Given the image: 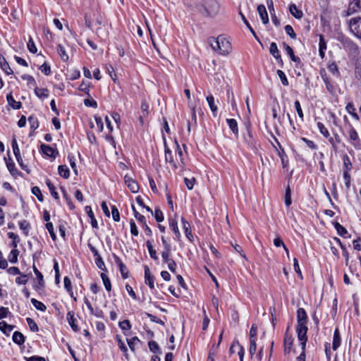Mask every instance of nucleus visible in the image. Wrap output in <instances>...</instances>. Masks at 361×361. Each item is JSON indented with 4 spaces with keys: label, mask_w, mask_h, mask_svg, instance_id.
Masks as SVG:
<instances>
[{
    "label": "nucleus",
    "mask_w": 361,
    "mask_h": 361,
    "mask_svg": "<svg viewBox=\"0 0 361 361\" xmlns=\"http://www.w3.org/2000/svg\"><path fill=\"white\" fill-rule=\"evenodd\" d=\"M283 45L287 54L290 56L291 60L295 62H299L300 58L295 56L293 49L288 44H283Z\"/></svg>",
    "instance_id": "c9c22d12"
},
{
    "label": "nucleus",
    "mask_w": 361,
    "mask_h": 361,
    "mask_svg": "<svg viewBox=\"0 0 361 361\" xmlns=\"http://www.w3.org/2000/svg\"><path fill=\"white\" fill-rule=\"evenodd\" d=\"M21 78L23 80H26L27 81V85H30V87L31 86H33V87L36 86V81H35V78L32 75L25 74V75H23L21 76Z\"/></svg>",
    "instance_id": "3c124183"
},
{
    "label": "nucleus",
    "mask_w": 361,
    "mask_h": 361,
    "mask_svg": "<svg viewBox=\"0 0 361 361\" xmlns=\"http://www.w3.org/2000/svg\"><path fill=\"white\" fill-rule=\"evenodd\" d=\"M357 10L358 9H357L355 7V6H353V4H351V3H350L348 9L346 11H344L342 13V16L343 17H348V16L354 14L355 13H356L357 11Z\"/></svg>",
    "instance_id": "a18cd8bd"
},
{
    "label": "nucleus",
    "mask_w": 361,
    "mask_h": 361,
    "mask_svg": "<svg viewBox=\"0 0 361 361\" xmlns=\"http://www.w3.org/2000/svg\"><path fill=\"white\" fill-rule=\"evenodd\" d=\"M257 12L262 19V23L264 24H267L269 23V17L266 7L262 4L259 5L257 6Z\"/></svg>",
    "instance_id": "ddd939ff"
},
{
    "label": "nucleus",
    "mask_w": 361,
    "mask_h": 361,
    "mask_svg": "<svg viewBox=\"0 0 361 361\" xmlns=\"http://www.w3.org/2000/svg\"><path fill=\"white\" fill-rule=\"evenodd\" d=\"M57 52L63 61H67L69 59L64 47L61 44L57 45Z\"/></svg>",
    "instance_id": "4c0bfd02"
},
{
    "label": "nucleus",
    "mask_w": 361,
    "mask_h": 361,
    "mask_svg": "<svg viewBox=\"0 0 361 361\" xmlns=\"http://www.w3.org/2000/svg\"><path fill=\"white\" fill-rule=\"evenodd\" d=\"M28 281V276L27 274H22L20 276L16 279V283L18 285H25Z\"/></svg>",
    "instance_id": "338daca9"
},
{
    "label": "nucleus",
    "mask_w": 361,
    "mask_h": 361,
    "mask_svg": "<svg viewBox=\"0 0 361 361\" xmlns=\"http://www.w3.org/2000/svg\"><path fill=\"white\" fill-rule=\"evenodd\" d=\"M19 255V251L17 249H13L11 251L8 255V260L11 263H16L18 262V257Z\"/></svg>",
    "instance_id": "de8ad7c7"
},
{
    "label": "nucleus",
    "mask_w": 361,
    "mask_h": 361,
    "mask_svg": "<svg viewBox=\"0 0 361 361\" xmlns=\"http://www.w3.org/2000/svg\"><path fill=\"white\" fill-rule=\"evenodd\" d=\"M293 338L291 336L288 335L287 333H286L284 336V348H285V353H289L290 350L293 345Z\"/></svg>",
    "instance_id": "b1692460"
},
{
    "label": "nucleus",
    "mask_w": 361,
    "mask_h": 361,
    "mask_svg": "<svg viewBox=\"0 0 361 361\" xmlns=\"http://www.w3.org/2000/svg\"><path fill=\"white\" fill-rule=\"evenodd\" d=\"M12 340L15 343L20 345L25 343V336L21 332L15 331L13 334Z\"/></svg>",
    "instance_id": "393cba45"
},
{
    "label": "nucleus",
    "mask_w": 361,
    "mask_h": 361,
    "mask_svg": "<svg viewBox=\"0 0 361 361\" xmlns=\"http://www.w3.org/2000/svg\"><path fill=\"white\" fill-rule=\"evenodd\" d=\"M289 11L290 13L297 19H300L303 16V13L301 10H299L296 5L292 4L289 6Z\"/></svg>",
    "instance_id": "bb28decb"
},
{
    "label": "nucleus",
    "mask_w": 361,
    "mask_h": 361,
    "mask_svg": "<svg viewBox=\"0 0 361 361\" xmlns=\"http://www.w3.org/2000/svg\"><path fill=\"white\" fill-rule=\"evenodd\" d=\"M20 228L23 231L25 235H28L29 231L31 228L30 224L26 220H23L19 222Z\"/></svg>",
    "instance_id": "e433bc0d"
},
{
    "label": "nucleus",
    "mask_w": 361,
    "mask_h": 361,
    "mask_svg": "<svg viewBox=\"0 0 361 361\" xmlns=\"http://www.w3.org/2000/svg\"><path fill=\"white\" fill-rule=\"evenodd\" d=\"M209 43L214 51H218L222 55L229 54L231 50V43L222 36H219L217 38L210 37Z\"/></svg>",
    "instance_id": "f257e3e1"
},
{
    "label": "nucleus",
    "mask_w": 361,
    "mask_h": 361,
    "mask_svg": "<svg viewBox=\"0 0 361 361\" xmlns=\"http://www.w3.org/2000/svg\"><path fill=\"white\" fill-rule=\"evenodd\" d=\"M284 201H285V204L287 207H288L292 203L291 190H290L289 185H288L287 188H286Z\"/></svg>",
    "instance_id": "79ce46f5"
},
{
    "label": "nucleus",
    "mask_w": 361,
    "mask_h": 361,
    "mask_svg": "<svg viewBox=\"0 0 361 361\" xmlns=\"http://www.w3.org/2000/svg\"><path fill=\"white\" fill-rule=\"evenodd\" d=\"M349 32L356 38L361 39V16L352 17L346 20Z\"/></svg>",
    "instance_id": "7ed1b4c3"
},
{
    "label": "nucleus",
    "mask_w": 361,
    "mask_h": 361,
    "mask_svg": "<svg viewBox=\"0 0 361 361\" xmlns=\"http://www.w3.org/2000/svg\"><path fill=\"white\" fill-rule=\"evenodd\" d=\"M146 245L151 258L153 259L154 260H157L158 256L157 255V251L153 248L152 243L149 240H147L146 243Z\"/></svg>",
    "instance_id": "ea45409f"
},
{
    "label": "nucleus",
    "mask_w": 361,
    "mask_h": 361,
    "mask_svg": "<svg viewBox=\"0 0 361 361\" xmlns=\"http://www.w3.org/2000/svg\"><path fill=\"white\" fill-rule=\"evenodd\" d=\"M207 101L208 103V105L212 112V114L214 116H216L217 115L218 111V107L214 104V97L210 94L207 97Z\"/></svg>",
    "instance_id": "6ab92c4d"
},
{
    "label": "nucleus",
    "mask_w": 361,
    "mask_h": 361,
    "mask_svg": "<svg viewBox=\"0 0 361 361\" xmlns=\"http://www.w3.org/2000/svg\"><path fill=\"white\" fill-rule=\"evenodd\" d=\"M33 271L35 274L36 275L37 279V283L35 286V288H42L44 286V281L42 274L37 269V268L34 264L32 266Z\"/></svg>",
    "instance_id": "dca6fc26"
},
{
    "label": "nucleus",
    "mask_w": 361,
    "mask_h": 361,
    "mask_svg": "<svg viewBox=\"0 0 361 361\" xmlns=\"http://www.w3.org/2000/svg\"><path fill=\"white\" fill-rule=\"evenodd\" d=\"M85 211L86 212V214H87V216L90 218L91 219V224H92V226L93 228H98V224H97V221L94 217V213L92 210V208L90 206H86L85 207Z\"/></svg>",
    "instance_id": "aec40b11"
},
{
    "label": "nucleus",
    "mask_w": 361,
    "mask_h": 361,
    "mask_svg": "<svg viewBox=\"0 0 361 361\" xmlns=\"http://www.w3.org/2000/svg\"><path fill=\"white\" fill-rule=\"evenodd\" d=\"M132 209L133 211V214H134V216L135 217V219L139 221L140 222L141 224L142 223H145V221H146L145 219V217L140 214L136 209H135V207L133 204H132Z\"/></svg>",
    "instance_id": "6e6d98bb"
},
{
    "label": "nucleus",
    "mask_w": 361,
    "mask_h": 361,
    "mask_svg": "<svg viewBox=\"0 0 361 361\" xmlns=\"http://www.w3.org/2000/svg\"><path fill=\"white\" fill-rule=\"evenodd\" d=\"M270 54L279 62L282 63V59L279 54L277 44L275 42H271L269 48Z\"/></svg>",
    "instance_id": "f3484780"
},
{
    "label": "nucleus",
    "mask_w": 361,
    "mask_h": 361,
    "mask_svg": "<svg viewBox=\"0 0 361 361\" xmlns=\"http://www.w3.org/2000/svg\"><path fill=\"white\" fill-rule=\"evenodd\" d=\"M317 127L321 134H322L325 137L328 138L330 136V134L327 128L324 126L323 123H322L321 122H318Z\"/></svg>",
    "instance_id": "052dcab7"
},
{
    "label": "nucleus",
    "mask_w": 361,
    "mask_h": 361,
    "mask_svg": "<svg viewBox=\"0 0 361 361\" xmlns=\"http://www.w3.org/2000/svg\"><path fill=\"white\" fill-rule=\"evenodd\" d=\"M94 262H95V264H96L97 267L99 269H101L102 271H106L104 262V261H103V259H102L101 256L95 257L94 258Z\"/></svg>",
    "instance_id": "680f3d73"
},
{
    "label": "nucleus",
    "mask_w": 361,
    "mask_h": 361,
    "mask_svg": "<svg viewBox=\"0 0 361 361\" xmlns=\"http://www.w3.org/2000/svg\"><path fill=\"white\" fill-rule=\"evenodd\" d=\"M14 327L15 326L8 324L5 321L0 322V330L6 336L10 335Z\"/></svg>",
    "instance_id": "a878e982"
},
{
    "label": "nucleus",
    "mask_w": 361,
    "mask_h": 361,
    "mask_svg": "<svg viewBox=\"0 0 361 361\" xmlns=\"http://www.w3.org/2000/svg\"><path fill=\"white\" fill-rule=\"evenodd\" d=\"M42 152L49 157L55 158L56 155L58 154V152L56 151L53 147L49 145L42 144L40 146Z\"/></svg>",
    "instance_id": "9d476101"
},
{
    "label": "nucleus",
    "mask_w": 361,
    "mask_h": 361,
    "mask_svg": "<svg viewBox=\"0 0 361 361\" xmlns=\"http://www.w3.org/2000/svg\"><path fill=\"white\" fill-rule=\"evenodd\" d=\"M329 142L331 143L332 148L334 149L335 152L337 151L338 147L337 145L340 144L341 142L340 136L336 133L334 134V137L329 136Z\"/></svg>",
    "instance_id": "c756f323"
},
{
    "label": "nucleus",
    "mask_w": 361,
    "mask_h": 361,
    "mask_svg": "<svg viewBox=\"0 0 361 361\" xmlns=\"http://www.w3.org/2000/svg\"><path fill=\"white\" fill-rule=\"evenodd\" d=\"M0 67L4 71V73L9 75L13 73V70L11 68L8 63L6 59L0 54Z\"/></svg>",
    "instance_id": "4468645a"
},
{
    "label": "nucleus",
    "mask_w": 361,
    "mask_h": 361,
    "mask_svg": "<svg viewBox=\"0 0 361 361\" xmlns=\"http://www.w3.org/2000/svg\"><path fill=\"white\" fill-rule=\"evenodd\" d=\"M148 346L149 350L153 353L161 354V350L158 345V343L154 341H150L148 342Z\"/></svg>",
    "instance_id": "72a5a7b5"
},
{
    "label": "nucleus",
    "mask_w": 361,
    "mask_h": 361,
    "mask_svg": "<svg viewBox=\"0 0 361 361\" xmlns=\"http://www.w3.org/2000/svg\"><path fill=\"white\" fill-rule=\"evenodd\" d=\"M246 128L247 134L244 136L245 141L247 143L250 147L253 148L255 146V141L254 140L252 133L251 132L250 124L246 126Z\"/></svg>",
    "instance_id": "f8f14e48"
},
{
    "label": "nucleus",
    "mask_w": 361,
    "mask_h": 361,
    "mask_svg": "<svg viewBox=\"0 0 361 361\" xmlns=\"http://www.w3.org/2000/svg\"><path fill=\"white\" fill-rule=\"evenodd\" d=\"M62 192H63V197L67 203V205L68 206L69 209L73 210L75 209V205L73 204V203L71 201V199L70 197V196L68 195V194L66 193V190L62 188Z\"/></svg>",
    "instance_id": "bf43d9fd"
},
{
    "label": "nucleus",
    "mask_w": 361,
    "mask_h": 361,
    "mask_svg": "<svg viewBox=\"0 0 361 361\" xmlns=\"http://www.w3.org/2000/svg\"><path fill=\"white\" fill-rule=\"evenodd\" d=\"M349 141L356 149H361V140L356 130L350 126L348 131Z\"/></svg>",
    "instance_id": "20e7f679"
},
{
    "label": "nucleus",
    "mask_w": 361,
    "mask_h": 361,
    "mask_svg": "<svg viewBox=\"0 0 361 361\" xmlns=\"http://www.w3.org/2000/svg\"><path fill=\"white\" fill-rule=\"evenodd\" d=\"M6 99L8 103V104L13 109H20L21 108V102H16L13 97L12 96V94L10 93L6 95Z\"/></svg>",
    "instance_id": "412c9836"
},
{
    "label": "nucleus",
    "mask_w": 361,
    "mask_h": 361,
    "mask_svg": "<svg viewBox=\"0 0 361 361\" xmlns=\"http://www.w3.org/2000/svg\"><path fill=\"white\" fill-rule=\"evenodd\" d=\"M111 214L113 219L118 222L120 221V213L115 205L111 206Z\"/></svg>",
    "instance_id": "69168bd1"
},
{
    "label": "nucleus",
    "mask_w": 361,
    "mask_h": 361,
    "mask_svg": "<svg viewBox=\"0 0 361 361\" xmlns=\"http://www.w3.org/2000/svg\"><path fill=\"white\" fill-rule=\"evenodd\" d=\"M26 321L30 327V329L32 332H37L39 331V328L37 323L32 318L27 317L26 319Z\"/></svg>",
    "instance_id": "8fccbe9b"
},
{
    "label": "nucleus",
    "mask_w": 361,
    "mask_h": 361,
    "mask_svg": "<svg viewBox=\"0 0 361 361\" xmlns=\"http://www.w3.org/2000/svg\"><path fill=\"white\" fill-rule=\"evenodd\" d=\"M31 303L34 305V307L37 309L38 310H40L42 312H44L46 311L47 310V307L46 305L40 302V301H38L37 299L35 298H32L31 299Z\"/></svg>",
    "instance_id": "a19ab883"
},
{
    "label": "nucleus",
    "mask_w": 361,
    "mask_h": 361,
    "mask_svg": "<svg viewBox=\"0 0 361 361\" xmlns=\"http://www.w3.org/2000/svg\"><path fill=\"white\" fill-rule=\"evenodd\" d=\"M152 215H154L157 222H161L164 221V214L159 208H155L154 213H153Z\"/></svg>",
    "instance_id": "5fc2aeb1"
},
{
    "label": "nucleus",
    "mask_w": 361,
    "mask_h": 361,
    "mask_svg": "<svg viewBox=\"0 0 361 361\" xmlns=\"http://www.w3.org/2000/svg\"><path fill=\"white\" fill-rule=\"evenodd\" d=\"M101 278L103 281V283L104 285V287L107 291H110L111 290V284L110 279L107 276V275L104 273L101 274Z\"/></svg>",
    "instance_id": "49530a36"
},
{
    "label": "nucleus",
    "mask_w": 361,
    "mask_h": 361,
    "mask_svg": "<svg viewBox=\"0 0 361 361\" xmlns=\"http://www.w3.org/2000/svg\"><path fill=\"white\" fill-rule=\"evenodd\" d=\"M128 345L132 351H135V345L140 341L137 336H134L129 340H127Z\"/></svg>",
    "instance_id": "13d9d810"
},
{
    "label": "nucleus",
    "mask_w": 361,
    "mask_h": 361,
    "mask_svg": "<svg viewBox=\"0 0 361 361\" xmlns=\"http://www.w3.org/2000/svg\"><path fill=\"white\" fill-rule=\"evenodd\" d=\"M27 49L32 54H35L37 51V49L32 37H30L29 41L27 42Z\"/></svg>",
    "instance_id": "774afa93"
},
{
    "label": "nucleus",
    "mask_w": 361,
    "mask_h": 361,
    "mask_svg": "<svg viewBox=\"0 0 361 361\" xmlns=\"http://www.w3.org/2000/svg\"><path fill=\"white\" fill-rule=\"evenodd\" d=\"M226 123L228 125L230 129L233 131V133L235 135H238V123L234 118H227Z\"/></svg>",
    "instance_id": "7c9ffc66"
},
{
    "label": "nucleus",
    "mask_w": 361,
    "mask_h": 361,
    "mask_svg": "<svg viewBox=\"0 0 361 361\" xmlns=\"http://www.w3.org/2000/svg\"><path fill=\"white\" fill-rule=\"evenodd\" d=\"M35 93L39 99H45L49 97V90L47 88H39L35 87Z\"/></svg>",
    "instance_id": "cd10ccee"
},
{
    "label": "nucleus",
    "mask_w": 361,
    "mask_h": 361,
    "mask_svg": "<svg viewBox=\"0 0 361 361\" xmlns=\"http://www.w3.org/2000/svg\"><path fill=\"white\" fill-rule=\"evenodd\" d=\"M46 185H47L51 196L55 200H59V196L58 192L56 191L55 186L54 185V184L51 183V181L49 179L46 180Z\"/></svg>",
    "instance_id": "2f4dec72"
},
{
    "label": "nucleus",
    "mask_w": 361,
    "mask_h": 361,
    "mask_svg": "<svg viewBox=\"0 0 361 361\" xmlns=\"http://www.w3.org/2000/svg\"><path fill=\"white\" fill-rule=\"evenodd\" d=\"M176 156L178 157V159H180V161L181 163V165H180V166L183 167L185 165L184 159H183V151H182L180 145H178V143L176 141Z\"/></svg>",
    "instance_id": "c03bdc74"
},
{
    "label": "nucleus",
    "mask_w": 361,
    "mask_h": 361,
    "mask_svg": "<svg viewBox=\"0 0 361 361\" xmlns=\"http://www.w3.org/2000/svg\"><path fill=\"white\" fill-rule=\"evenodd\" d=\"M116 340L118 343L119 349L122 351L126 358L128 359V348L125 343L122 341L121 338L118 335L116 336Z\"/></svg>",
    "instance_id": "5701e85b"
},
{
    "label": "nucleus",
    "mask_w": 361,
    "mask_h": 361,
    "mask_svg": "<svg viewBox=\"0 0 361 361\" xmlns=\"http://www.w3.org/2000/svg\"><path fill=\"white\" fill-rule=\"evenodd\" d=\"M171 250H168V249H164L161 252V257H162L164 263H167V262L173 260V259L171 258Z\"/></svg>",
    "instance_id": "09e8293b"
},
{
    "label": "nucleus",
    "mask_w": 361,
    "mask_h": 361,
    "mask_svg": "<svg viewBox=\"0 0 361 361\" xmlns=\"http://www.w3.org/2000/svg\"><path fill=\"white\" fill-rule=\"evenodd\" d=\"M169 227L173 231L177 239L180 238V233L178 230V222L176 219H169Z\"/></svg>",
    "instance_id": "c85d7f7f"
},
{
    "label": "nucleus",
    "mask_w": 361,
    "mask_h": 361,
    "mask_svg": "<svg viewBox=\"0 0 361 361\" xmlns=\"http://www.w3.org/2000/svg\"><path fill=\"white\" fill-rule=\"evenodd\" d=\"M28 121L30 124L31 129H32L33 130H36L39 127V122L37 117L34 116H30L28 118Z\"/></svg>",
    "instance_id": "864d4df0"
},
{
    "label": "nucleus",
    "mask_w": 361,
    "mask_h": 361,
    "mask_svg": "<svg viewBox=\"0 0 361 361\" xmlns=\"http://www.w3.org/2000/svg\"><path fill=\"white\" fill-rule=\"evenodd\" d=\"M125 183L127 185V187L130 189V190L133 192L136 193L139 190V185L131 177L128 176H125L124 177Z\"/></svg>",
    "instance_id": "423d86ee"
},
{
    "label": "nucleus",
    "mask_w": 361,
    "mask_h": 361,
    "mask_svg": "<svg viewBox=\"0 0 361 361\" xmlns=\"http://www.w3.org/2000/svg\"><path fill=\"white\" fill-rule=\"evenodd\" d=\"M181 221L183 223V228L184 230L185 234L186 237L192 241V234L190 231V224L183 218H181Z\"/></svg>",
    "instance_id": "4be33fe9"
},
{
    "label": "nucleus",
    "mask_w": 361,
    "mask_h": 361,
    "mask_svg": "<svg viewBox=\"0 0 361 361\" xmlns=\"http://www.w3.org/2000/svg\"><path fill=\"white\" fill-rule=\"evenodd\" d=\"M67 320H68L70 326H71L72 329L74 331L77 332L79 331V328H78V325L75 324L76 319L75 318L74 312H68Z\"/></svg>",
    "instance_id": "a211bd4d"
},
{
    "label": "nucleus",
    "mask_w": 361,
    "mask_h": 361,
    "mask_svg": "<svg viewBox=\"0 0 361 361\" xmlns=\"http://www.w3.org/2000/svg\"><path fill=\"white\" fill-rule=\"evenodd\" d=\"M32 193L35 195L39 202H43L44 198L39 187L34 186L32 188Z\"/></svg>",
    "instance_id": "4d7b16f0"
},
{
    "label": "nucleus",
    "mask_w": 361,
    "mask_h": 361,
    "mask_svg": "<svg viewBox=\"0 0 361 361\" xmlns=\"http://www.w3.org/2000/svg\"><path fill=\"white\" fill-rule=\"evenodd\" d=\"M5 160H6L5 159ZM6 166L8 168V170L9 171V172L11 173V175L14 176L17 173V169L16 168V165L14 164V162L10 159V161H6Z\"/></svg>",
    "instance_id": "603ef678"
},
{
    "label": "nucleus",
    "mask_w": 361,
    "mask_h": 361,
    "mask_svg": "<svg viewBox=\"0 0 361 361\" xmlns=\"http://www.w3.org/2000/svg\"><path fill=\"white\" fill-rule=\"evenodd\" d=\"M334 226L336 230L337 233H338V235L343 238L346 237L345 235L348 233V231L345 227L341 225L338 222L334 223Z\"/></svg>",
    "instance_id": "58836bf2"
},
{
    "label": "nucleus",
    "mask_w": 361,
    "mask_h": 361,
    "mask_svg": "<svg viewBox=\"0 0 361 361\" xmlns=\"http://www.w3.org/2000/svg\"><path fill=\"white\" fill-rule=\"evenodd\" d=\"M154 280L155 278L151 274L149 267L147 266H145V282L149 287L150 289L154 288Z\"/></svg>",
    "instance_id": "0eeeda50"
},
{
    "label": "nucleus",
    "mask_w": 361,
    "mask_h": 361,
    "mask_svg": "<svg viewBox=\"0 0 361 361\" xmlns=\"http://www.w3.org/2000/svg\"><path fill=\"white\" fill-rule=\"evenodd\" d=\"M307 315L303 308H299L297 311V325H307Z\"/></svg>",
    "instance_id": "6e6552de"
},
{
    "label": "nucleus",
    "mask_w": 361,
    "mask_h": 361,
    "mask_svg": "<svg viewBox=\"0 0 361 361\" xmlns=\"http://www.w3.org/2000/svg\"><path fill=\"white\" fill-rule=\"evenodd\" d=\"M164 152H165V160L166 162L170 163L174 169H178V166L174 161L173 158L171 150L167 147L166 144L164 145Z\"/></svg>",
    "instance_id": "9b49d317"
},
{
    "label": "nucleus",
    "mask_w": 361,
    "mask_h": 361,
    "mask_svg": "<svg viewBox=\"0 0 361 361\" xmlns=\"http://www.w3.org/2000/svg\"><path fill=\"white\" fill-rule=\"evenodd\" d=\"M277 75L279 77V78L281 79V83L284 86H288V79H287L284 72L283 71H281V70H278L277 71Z\"/></svg>",
    "instance_id": "0e129e2a"
},
{
    "label": "nucleus",
    "mask_w": 361,
    "mask_h": 361,
    "mask_svg": "<svg viewBox=\"0 0 361 361\" xmlns=\"http://www.w3.org/2000/svg\"><path fill=\"white\" fill-rule=\"evenodd\" d=\"M204 17L214 18L219 11V4L216 0H204L199 9Z\"/></svg>",
    "instance_id": "f03ea898"
},
{
    "label": "nucleus",
    "mask_w": 361,
    "mask_h": 361,
    "mask_svg": "<svg viewBox=\"0 0 361 361\" xmlns=\"http://www.w3.org/2000/svg\"><path fill=\"white\" fill-rule=\"evenodd\" d=\"M274 138L275 142L276 143H278V147H279V149H278L276 146H274V145H273V146L275 148V149L278 152V155L280 157L281 161L282 167L283 169H286L288 165V156L286 155L284 149L282 147V146H281V143L279 142L278 139L276 137H274Z\"/></svg>",
    "instance_id": "39448f33"
},
{
    "label": "nucleus",
    "mask_w": 361,
    "mask_h": 361,
    "mask_svg": "<svg viewBox=\"0 0 361 361\" xmlns=\"http://www.w3.org/2000/svg\"><path fill=\"white\" fill-rule=\"evenodd\" d=\"M46 228L48 230L51 239L55 241L56 240V235L54 231V226L52 223L48 222L46 224Z\"/></svg>",
    "instance_id": "e2e57ef3"
},
{
    "label": "nucleus",
    "mask_w": 361,
    "mask_h": 361,
    "mask_svg": "<svg viewBox=\"0 0 361 361\" xmlns=\"http://www.w3.org/2000/svg\"><path fill=\"white\" fill-rule=\"evenodd\" d=\"M344 46L355 53L358 51L357 45L355 42H353L351 39H346L345 42Z\"/></svg>",
    "instance_id": "37998d69"
},
{
    "label": "nucleus",
    "mask_w": 361,
    "mask_h": 361,
    "mask_svg": "<svg viewBox=\"0 0 361 361\" xmlns=\"http://www.w3.org/2000/svg\"><path fill=\"white\" fill-rule=\"evenodd\" d=\"M341 338L338 328H336L334 336H333V343H332V349L334 350H336L341 345Z\"/></svg>",
    "instance_id": "2eb2a0df"
},
{
    "label": "nucleus",
    "mask_w": 361,
    "mask_h": 361,
    "mask_svg": "<svg viewBox=\"0 0 361 361\" xmlns=\"http://www.w3.org/2000/svg\"><path fill=\"white\" fill-rule=\"evenodd\" d=\"M58 171L59 174L64 178H68L70 176V171L66 165H60Z\"/></svg>",
    "instance_id": "f704fd0d"
},
{
    "label": "nucleus",
    "mask_w": 361,
    "mask_h": 361,
    "mask_svg": "<svg viewBox=\"0 0 361 361\" xmlns=\"http://www.w3.org/2000/svg\"><path fill=\"white\" fill-rule=\"evenodd\" d=\"M307 325H297L296 326V332L298 335V338L299 341L307 340Z\"/></svg>",
    "instance_id": "1a4fd4ad"
},
{
    "label": "nucleus",
    "mask_w": 361,
    "mask_h": 361,
    "mask_svg": "<svg viewBox=\"0 0 361 361\" xmlns=\"http://www.w3.org/2000/svg\"><path fill=\"white\" fill-rule=\"evenodd\" d=\"M328 70L336 78L340 77V72L336 62L330 63L328 66Z\"/></svg>",
    "instance_id": "473e14b6"
}]
</instances>
